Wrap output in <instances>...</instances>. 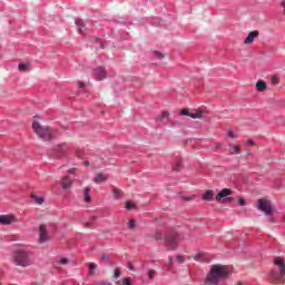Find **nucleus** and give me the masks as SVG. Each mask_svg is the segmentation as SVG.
<instances>
[{
    "instance_id": "obj_1",
    "label": "nucleus",
    "mask_w": 285,
    "mask_h": 285,
    "mask_svg": "<svg viewBox=\"0 0 285 285\" xmlns=\"http://www.w3.org/2000/svg\"><path fill=\"white\" fill-rule=\"evenodd\" d=\"M230 275H233V271L230 269V267L226 265H213L205 278V284L217 285L219 284V282L228 279Z\"/></svg>"
},
{
    "instance_id": "obj_2",
    "label": "nucleus",
    "mask_w": 285,
    "mask_h": 285,
    "mask_svg": "<svg viewBox=\"0 0 285 285\" xmlns=\"http://www.w3.org/2000/svg\"><path fill=\"white\" fill-rule=\"evenodd\" d=\"M11 262L14 266H20L21 268H28L35 264V254L27 247H18L12 250Z\"/></svg>"
},
{
    "instance_id": "obj_3",
    "label": "nucleus",
    "mask_w": 285,
    "mask_h": 285,
    "mask_svg": "<svg viewBox=\"0 0 285 285\" xmlns=\"http://www.w3.org/2000/svg\"><path fill=\"white\" fill-rule=\"evenodd\" d=\"M268 279L274 284H284L285 281V262L281 257L274 258V267L268 274Z\"/></svg>"
},
{
    "instance_id": "obj_4",
    "label": "nucleus",
    "mask_w": 285,
    "mask_h": 285,
    "mask_svg": "<svg viewBox=\"0 0 285 285\" xmlns=\"http://www.w3.org/2000/svg\"><path fill=\"white\" fill-rule=\"evenodd\" d=\"M181 235L176 229H168L165 233L164 242L167 250H177Z\"/></svg>"
},
{
    "instance_id": "obj_5",
    "label": "nucleus",
    "mask_w": 285,
    "mask_h": 285,
    "mask_svg": "<svg viewBox=\"0 0 285 285\" xmlns=\"http://www.w3.org/2000/svg\"><path fill=\"white\" fill-rule=\"evenodd\" d=\"M32 130L43 141H52V129L50 127H43L41 124L33 121Z\"/></svg>"
},
{
    "instance_id": "obj_6",
    "label": "nucleus",
    "mask_w": 285,
    "mask_h": 285,
    "mask_svg": "<svg viewBox=\"0 0 285 285\" xmlns=\"http://www.w3.org/2000/svg\"><path fill=\"white\" fill-rule=\"evenodd\" d=\"M257 208L261 210V213H264V215H273V205H271V200L258 199Z\"/></svg>"
},
{
    "instance_id": "obj_7",
    "label": "nucleus",
    "mask_w": 285,
    "mask_h": 285,
    "mask_svg": "<svg viewBox=\"0 0 285 285\" xmlns=\"http://www.w3.org/2000/svg\"><path fill=\"white\" fill-rule=\"evenodd\" d=\"M53 153H55L56 157H63V155L66 153H68V145L67 144L57 145L53 148Z\"/></svg>"
},
{
    "instance_id": "obj_8",
    "label": "nucleus",
    "mask_w": 285,
    "mask_h": 285,
    "mask_svg": "<svg viewBox=\"0 0 285 285\" xmlns=\"http://www.w3.org/2000/svg\"><path fill=\"white\" fill-rule=\"evenodd\" d=\"M13 222H17V217L0 215V226H10V224H13Z\"/></svg>"
},
{
    "instance_id": "obj_9",
    "label": "nucleus",
    "mask_w": 285,
    "mask_h": 285,
    "mask_svg": "<svg viewBox=\"0 0 285 285\" xmlns=\"http://www.w3.org/2000/svg\"><path fill=\"white\" fill-rule=\"evenodd\" d=\"M94 72L97 81H104L107 77L106 69L104 67H97Z\"/></svg>"
},
{
    "instance_id": "obj_10",
    "label": "nucleus",
    "mask_w": 285,
    "mask_h": 285,
    "mask_svg": "<svg viewBox=\"0 0 285 285\" xmlns=\"http://www.w3.org/2000/svg\"><path fill=\"white\" fill-rule=\"evenodd\" d=\"M48 240V232L46 229V225H40L39 227V242L40 244H45Z\"/></svg>"
},
{
    "instance_id": "obj_11",
    "label": "nucleus",
    "mask_w": 285,
    "mask_h": 285,
    "mask_svg": "<svg viewBox=\"0 0 285 285\" xmlns=\"http://www.w3.org/2000/svg\"><path fill=\"white\" fill-rule=\"evenodd\" d=\"M228 195H233V189L230 188H224L216 195V202H222L225 197H228Z\"/></svg>"
},
{
    "instance_id": "obj_12",
    "label": "nucleus",
    "mask_w": 285,
    "mask_h": 285,
    "mask_svg": "<svg viewBox=\"0 0 285 285\" xmlns=\"http://www.w3.org/2000/svg\"><path fill=\"white\" fill-rule=\"evenodd\" d=\"M257 37H259V31L254 30V31L248 33V36L244 40V43L245 45H250V43H253L255 41V39H257Z\"/></svg>"
},
{
    "instance_id": "obj_13",
    "label": "nucleus",
    "mask_w": 285,
    "mask_h": 285,
    "mask_svg": "<svg viewBox=\"0 0 285 285\" xmlns=\"http://www.w3.org/2000/svg\"><path fill=\"white\" fill-rule=\"evenodd\" d=\"M61 186L63 190H68V188L72 187V179L70 178V176H66L62 178Z\"/></svg>"
},
{
    "instance_id": "obj_14",
    "label": "nucleus",
    "mask_w": 285,
    "mask_h": 285,
    "mask_svg": "<svg viewBox=\"0 0 285 285\" xmlns=\"http://www.w3.org/2000/svg\"><path fill=\"white\" fill-rule=\"evenodd\" d=\"M169 117L170 114L168 111H163L158 117V121H160L161 124H167Z\"/></svg>"
},
{
    "instance_id": "obj_15",
    "label": "nucleus",
    "mask_w": 285,
    "mask_h": 285,
    "mask_svg": "<svg viewBox=\"0 0 285 285\" xmlns=\"http://www.w3.org/2000/svg\"><path fill=\"white\" fill-rule=\"evenodd\" d=\"M189 117H191V119H202V117H204V111L198 109L195 112H189Z\"/></svg>"
},
{
    "instance_id": "obj_16",
    "label": "nucleus",
    "mask_w": 285,
    "mask_h": 285,
    "mask_svg": "<svg viewBox=\"0 0 285 285\" xmlns=\"http://www.w3.org/2000/svg\"><path fill=\"white\" fill-rule=\"evenodd\" d=\"M213 197H215V193H213V190H207L204 195H203V199L205 202H213Z\"/></svg>"
},
{
    "instance_id": "obj_17",
    "label": "nucleus",
    "mask_w": 285,
    "mask_h": 285,
    "mask_svg": "<svg viewBox=\"0 0 285 285\" xmlns=\"http://www.w3.org/2000/svg\"><path fill=\"white\" fill-rule=\"evenodd\" d=\"M256 90L258 92H264V90H266V83L264 82V80H258L256 82Z\"/></svg>"
},
{
    "instance_id": "obj_18",
    "label": "nucleus",
    "mask_w": 285,
    "mask_h": 285,
    "mask_svg": "<svg viewBox=\"0 0 285 285\" xmlns=\"http://www.w3.org/2000/svg\"><path fill=\"white\" fill-rule=\"evenodd\" d=\"M108 177H106L104 174H97L94 178L95 184H101L102 181H106Z\"/></svg>"
},
{
    "instance_id": "obj_19",
    "label": "nucleus",
    "mask_w": 285,
    "mask_h": 285,
    "mask_svg": "<svg viewBox=\"0 0 285 285\" xmlns=\"http://www.w3.org/2000/svg\"><path fill=\"white\" fill-rule=\"evenodd\" d=\"M153 238L156 240V242H164V234H161V232L159 230H156L153 235Z\"/></svg>"
},
{
    "instance_id": "obj_20",
    "label": "nucleus",
    "mask_w": 285,
    "mask_h": 285,
    "mask_svg": "<svg viewBox=\"0 0 285 285\" xmlns=\"http://www.w3.org/2000/svg\"><path fill=\"white\" fill-rule=\"evenodd\" d=\"M76 26L78 27V32L81 35L83 28H86V23H83V20H76Z\"/></svg>"
},
{
    "instance_id": "obj_21",
    "label": "nucleus",
    "mask_w": 285,
    "mask_h": 285,
    "mask_svg": "<svg viewBox=\"0 0 285 285\" xmlns=\"http://www.w3.org/2000/svg\"><path fill=\"white\" fill-rule=\"evenodd\" d=\"M181 168H183L181 160H176L175 164L173 165V170H176L177 173H179Z\"/></svg>"
},
{
    "instance_id": "obj_22",
    "label": "nucleus",
    "mask_w": 285,
    "mask_h": 285,
    "mask_svg": "<svg viewBox=\"0 0 285 285\" xmlns=\"http://www.w3.org/2000/svg\"><path fill=\"white\" fill-rule=\"evenodd\" d=\"M83 195H85V202L88 203L90 202L92 198L90 197V189L87 187L83 189Z\"/></svg>"
},
{
    "instance_id": "obj_23",
    "label": "nucleus",
    "mask_w": 285,
    "mask_h": 285,
    "mask_svg": "<svg viewBox=\"0 0 285 285\" xmlns=\"http://www.w3.org/2000/svg\"><path fill=\"white\" fill-rule=\"evenodd\" d=\"M31 199H33L36 202V204H39L41 206V204H43L45 199L42 197H39L35 194L31 195Z\"/></svg>"
},
{
    "instance_id": "obj_24",
    "label": "nucleus",
    "mask_w": 285,
    "mask_h": 285,
    "mask_svg": "<svg viewBox=\"0 0 285 285\" xmlns=\"http://www.w3.org/2000/svg\"><path fill=\"white\" fill-rule=\"evenodd\" d=\"M95 268H97V264L90 263L89 264V275H90V277H92V275H95Z\"/></svg>"
},
{
    "instance_id": "obj_25",
    "label": "nucleus",
    "mask_w": 285,
    "mask_h": 285,
    "mask_svg": "<svg viewBox=\"0 0 285 285\" xmlns=\"http://www.w3.org/2000/svg\"><path fill=\"white\" fill-rule=\"evenodd\" d=\"M121 277V269L116 268L114 272V279H119Z\"/></svg>"
},
{
    "instance_id": "obj_26",
    "label": "nucleus",
    "mask_w": 285,
    "mask_h": 285,
    "mask_svg": "<svg viewBox=\"0 0 285 285\" xmlns=\"http://www.w3.org/2000/svg\"><path fill=\"white\" fill-rule=\"evenodd\" d=\"M125 208L127 210H132V208H135V204L134 203H130V202H126L125 203Z\"/></svg>"
},
{
    "instance_id": "obj_27",
    "label": "nucleus",
    "mask_w": 285,
    "mask_h": 285,
    "mask_svg": "<svg viewBox=\"0 0 285 285\" xmlns=\"http://www.w3.org/2000/svg\"><path fill=\"white\" fill-rule=\"evenodd\" d=\"M18 70H20V72H23V71L28 70V65H26V63H19Z\"/></svg>"
},
{
    "instance_id": "obj_28",
    "label": "nucleus",
    "mask_w": 285,
    "mask_h": 285,
    "mask_svg": "<svg viewBox=\"0 0 285 285\" xmlns=\"http://www.w3.org/2000/svg\"><path fill=\"white\" fill-rule=\"evenodd\" d=\"M227 137H229L230 139H237V136L235 135L234 130L227 131Z\"/></svg>"
},
{
    "instance_id": "obj_29",
    "label": "nucleus",
    "mask_w": 285,
    "mask_h": 285,
    "mask_svg": "<svg viewBox=\"0 0 285 285\" xmlns=\"http://www.w3.org/2000/svg\"><path fill=\"white\" fill-rule=\"evenodd\" d=\"M239 155V146L238 145H235L234 146V151H230V155Z\"/></svg>"
},
{
    "instance_id": "obj_30",
    "label": "nucleus",
    "mask_w": 285,
    "mask_h": 285,
    "mask_svg": "<svg viewBox=\"0 0 285 285\" xmlns=\"http://www.w3.org/2000/svg\"><path fill=\"white\" fill-rule=\"evenodd\" d=\"M177 262H179V264H184V262H186V257L181 256V255H178L176 257Z\"/></svg>"
},
{
    "instance_id": "obj_31",
    "label": "nucleus",
    "mask_w": 285,
    "mask_h": 285,
    "mask_svg": "<svg viewBox=\"0 0 285 285\" xmlns=\"http://www.w3.org/2000/svg\"><path fill=\"white\" fill-rule=\"evenodd\" d=\"M155 269H149V272H148V277H149V279H155Z\"/></svg>"
},
{
    "instance_id": "obj_32",
    "label": "nucleus",
    "mask_w": 285,
    "mask_h": 285,
    "mask_svg": "<svg viewBox=\"0 0 285 285\" xmlns=\"http://www.w3.org/2000/svg\"><path fill=\"white\" fill-rule=\"evenodd\" d=\"M108 259H110V255H108V254L101 255V262H108Z\"/></svg>"
},
{
    "instance_id": "obj_33",
    "label": "nucleus",
    "mask_w": 285,
    "mask_h": 285,
    "mask_svg": "<svg viewBox=\"0 0 285 285\" xmlns=\"http://www.w3.org/2000/svg\"><path fill=\"white\" fill-rule=\"evenodd\" d=\"M114 197H115V199H119V197H120L119 189H114Z\"/></svg>"
},
{
    "instance_id": "obj_34",
    "label": "nucleus",
    "mask_w": 285,
    "mask_h": 285,
    "mask_svg": "<svg viewBox=\"0 0 285 285\" xmlns=\"http://www.w3.org/2000/svg\"><path fill=\"white\" fill-rule=\"evenodd\" d=\"M96 285H112L109 281H100Z\"/></svg>"
},
{
    "instance_id": "obj_35",
    "label": "nucleus",
    "mask_w": 285,
    "mask_h": 285,
    "mask_svg": "<svg viewBox=\"0 0 285 285\" xmlns=\"http://www.w3.org/2000/svg\"><path fill=\"white\" fill-rule=\"evenodd\" d=\"M155 57H157V59H164V55L159 51H155Z\"/></svg>"
},
{
    "instance_id": "obj_36",
    "label": "nucleus",
    "mask_w": 285,
    "mask_h": 285,
    "mask_svg": "<svg viewBox=\"0 0 285 285\" xmlns=\"http://www.w3.org/2000/svg\"><path fill=\"white\" fill-rule=\"evenodd\" d=\"M180 115H185V116H187V117H190V112H188V109H183V110L180 111Z\"/></svg>"
},
{
    "instance_id": "obj_37",
    "label": "nucleus",
    "mask_w": 285,
    "mask_h": 285,
    "mask_svg": "<svg viewBox=\"0 0 285 285\" xmlns=\"http://www.w3.org/2000/svg\"><path fill=\"white\" fill-rule=\"evenodd\" d=\"M128 226L129 228H135V220L134 219L129 220Z\"/></svg>"
},
{
    "instance_id": "obj_38",
    "label": "nucleus",
    "mask_w": 285,
    "mask_h": 285,
    "mask_svg": "<svg viewBox=\"0 0 285 285\" xmlns=\"http://www.w3.org/2000/svg\"><path fill=\"white\" fill-rule=\"evenodd\" d=\"M59 264H63V265L68 264V258L62 257V258L60 259Z\"/></svg>"
},
{
    "instance_id": "obj_39",
    "label": "nucleus",
    "mask_w": 285,
    "mask_h": 285,
    "mask_svg": "<svg viewBox=\"0 0 285 285\" xmlns=\"http://www.w3.org/2000/svg\"><path fill=\"white\" fill-rule=\"evenodd\" d=\"M272 83H274V85L279 83V79H277V77H273L272 78Z\"/></svg>"
},
{
    "instance_id": "obj_40",
    "label": "nucleus",
    "mask_w": 285,
    "mask_h": 285,
    "mask_svg": "<svg viewBox=\"0 0 285 285\" xmlns=\"http://www.w3.org/2000/svg\"><path fill=\"white\" fill-rule=\"evenodd\" d=\"M238 204L239 206H244L246 204V200L244 198H239Z\"/></svg>"
},
{
    "instance_id": "obj_41",
    "label": "nucleus",
    "mask_w": 285,
    "mask_h": 285,
    "mask_svg": "<svg viewBox=\"0 0 285 285\" xmlns=\"http://www.w3.org/2000/svg\"><path fill=\"white\" fill-rule=\"evenodd\" d=\"M246 145L247 146H255V141L249 139V140H247Z\"/></svg>"
},
{
    "instance_id": "obj_42",
    "label": "nucleus",
    "mask_w": 285,
    "mask_h": 285,
    "mask_svg": "<svg viewBox=\"0 0 285 285\" xmlns=\"http://www.w3.org/2000/svg\"><path fill=\"white\" fill-rule=\"evenodd\" d=\"M282 8H283V14H285V0H283V2L281 3Z\"/></svg>"
},
{
    "instance_id": "obj_43",
    "label": "nucleus",
    "mask_w": 285,
    "mask_h": 285,
    "mask_svg": "<svg viewBox=\"0 0 285 285\" xmlns=\"http://www.w3.org/2000/svg\"><path fill=\"white\" fill-rule=\"evenodd\" d=\"M78 87H79V88H85V87H86V83H83V82H78Z\"/></svg>"
},
{
    "instance_id": "obj_44",
    "label": "nucleus",
    "mask_w": 285,
    "mask_h": 285,
    "mask_svg": "<svg viewBox=\"0 0 285 285\" xmlns=\"http://www.w3.org/2000/svg\"><path fill=\"white\" fill-rule=\"evenodd\" d=\"M75 168L69 169L70 175H75Z\"/></svg>"
},
{
    "instance_id": "obj_45",
    "label": "nucleus",
    "mask_w": 285,
    "mask_h": 285,
    "mask_svg": "<svg viewBox=\"0 0 285 285\" xmlns=\"http://www.w3.org/2000/svg\"><path fill=\"white\" fill-rule=\"evenodd\" d=\"M169 265L173 266V256H169Z\"/></svg>"
},
{
    "instance_id": "obj_46",
    "label": "nucleus",
    "mask_w": 285,
    "mask_h": 285,
    "mask_svg": "<svg viewBox=\"0 0 285 285\" xmlns=\"http://www.w3.org/2000/svg\"><path fill=\"white\" fill-rule=\"evenodd\" d=\"M128 268H129V271H134L135 269V267L131 264L128 265Z\"/></svg>"
},
{
    "instance_id": "obj_47",
    "label": "nucleus",
    "mask_w": 285,
    "mask_h": 285,
    "mask_svg": "<svg viewBox=\"0 0 285 285\" xmlns=\"http://www.w3.org/2000/svg\"><path fill=\"white\" fill-rule=\"evenodd\" d=\"M83 166H90V161L86 160V161L83 163Z\"/></svg>"
},
{
    "instance_id": "obj_48",
    "label": "nucleus",
    "mask_w": 285,
    "mask_h": 285,
    "mask_svg": "<svg viewBox=\"0 0 285 285\" xmlns=\"http://www.w3.org/2000/svg\"><path fill=\"white\" fill-rule=\"evenodd\" d=\"M199 257H200V255L198 254V255L195 256V259H196L197 262H199Z\"/></svg>"
},
{
    "instance_id": "obj_49",
    "label": "nucleus",
    "mask_w": 285,
    "mask_h": 285,
    "mask_svg": "<svg viewBox=\"0 0 285 285\" xmlns=\"http://www.w3.org/2000/svg\"><path fill=\"white\" fill-rule=\"evenodd\" d=\"M269 222H275V218L271 217V218H269Z\"/></svg>"
},
{
    "instance_id": "obj_50",
    "label": "nucleus",
    "mask_w": 285,
    "mask_h": 285,
    "mask_svg": "<svg viewBox=\"0 0 285 285\" xmlns=\"http://www.w3.org/2000/svg\"><path fill=\"white\" fill-rule=\"evenodd\" d=\"M154 21H159V18L154 19Z\"/></svg>"
},
{
    "instance_id": "obj_51",
    "label": "nucleus",
    "mask_w": 285,
    "mask_h": 285,
    "mask_svg": "<svg viewBox=\"0 0 285 285\" xmlns=\"http://www.w3.org/2000/svg\"><path fill=\"white\" fill-rule=\"evenodd\" d=\"M237 285H243L240 282Z\"/></svg>"
},
{
    "instance_id": "obj_52",
    "label": "nucleus",
    "mask_w": 285,
    "mask_h": 285,
    "mask_svg": "<svg viewBox=\"0 0 285 285\" xmlns=\"http://www.w3.org/2000/svg\"><path fill=\"white\" fill-rule=\"evenodd\" d=\"M87 226H90V223H88Z\"/></svg>"
}]
</instances>
